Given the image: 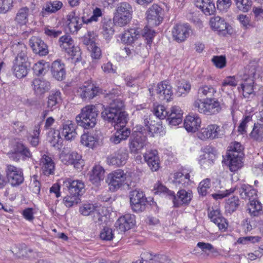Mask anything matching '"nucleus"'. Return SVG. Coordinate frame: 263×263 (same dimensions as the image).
Instances as JSON below:
<instances>
[{
    "label": "nucleus",
    "instance_id": "1",
    "mask_svg": "<svg viewBox=\"0 0 263 263\" xmlns=\"http://www.w3.org/2000/svg\"><path fill=\"white\" fill-rule=\"evenodd\" d=\"M59 43L60 47L70 55L74 61L81 60L80 48L74 46V41L69 35L62 36L59 39Z\"/></svg>",
    "mask_w": 263,
    "mask_h": 263
},
{
    "label": "nucleus",
    "instance_id": "2",
    "mask_svg": "<svg viewBox=\"0 0 263 263\" xmlns=\"http://www.w3.org/2000/svg\"><path fill=\"white\" fill-rule=\"evenodd\" d=\"M128 177L127 173L121 169L116 170L109 173L107 176V181L110 190L114 192L118 190L126 183Z\"/></svg>",
    "mask_w": 263,
    "mask_h": 263
},
{
    "label": "nucleus",
    "instance_id": "3",
    "mask_svg": "<svg viewBox=\"0 0 263 263\" xmlns=\"http://www.w3.org/2000/svg\"><path fill=\"white\" fill-rule=\"evenodd\" d=\"M210 24L212 30L220 35L225 36L233 33L232 27L223 18L218 16L211 17Z\"/></svg>",
    "mask_w": 263,
    "mask_h": 263
},
{
    "label": "nucleus",
    "instance_id": "4",
    "mask_svg": "<svg viewBox=\"0 0 263 263\" xmlns=\"http://www.w3.org/2000/svg\"><path fill=\"white\" fill-rule=\"evenodd\" d=\"M130 202L133 211L141 212L145 209L147 199L144 192L139 190H135L130 192Z\"/></svg>",
    "mask_w": 263,
    "mask_h": 263
},
{
    "label": "nucleus",
    "instance_id": "5",
    "mask_svg": "<svg viewBox=\"0 0 263 263\" xmlns=\"http://www.w3.org/2000/svg\"><path fill=\"white\" fill-rule=\"evenodd\" d=\"M146 137L141 132L134 133L130 137L128 147L131 154H137L146 145Z\"/></svg>",
    "mask_w": 263,
    "mask_h": 263
},
{
    "label": "nucleus",
    "instance_id": "6",
    "mask_svg": "<svg viewBox=\"0 0 263 263\" xmlns=\"http://www.w3.org/2000/svg\"><path fill=\"white\" fill-rule=\"evenodd\" d=\"M6 174L8 181L12 186H18L24 181L22 170L13 165H7Z\"/></svg>",
    "mask_w": 263,
    "mask_h": 263
},
{
    "label": "nucleus",
    "instance_id": "7",
    "mask_svg": "<svg viewBox=\"0 0 263 263\" xmlns=\"http://www.w3.org/2000/svg\"><path fill=\"white\" fill-rule=\"evenodd\" d=\"M147 24L149 26H157L163 21L162 8L157 4H153L146 12Z\"/></svg>",
    "mask_w": 263,
    "mask_h": 263
},
{
    "label": "nucleus",
    "instance_id": "8",
    "mask_svg": "<svg viewBox=\"0 0 263 263\" xmlns=\"http://www.w3.org/2000/svg\"><path fill=\"white\" fill-rule=\"evenodd\" d=\"M128 153L126 148L118 149L107 158V163L109 165L118 167L125 165L128 159Z\"/></svg>",
    "mask_w": 263,
    "mask_h": 263
},
{
    "label": "nucleus",
    "instance_id": "9",
    "mask_svg": "<svg viewBox=\"0 0 263 263\" xmlns=\"http://www.w3.org/2000/svg\"><path fill=\"white\" fill-rule=\"evenodd\" d=\"M191 28L187 24H177L172 29V37L178 43L185 41L190 36Z\"/></svg>",
    "mask_w": 263,
    "mask_h": 263
},
{
    "label": "nucleus",
    "instance_id": "10",
    "mask_svg": "<svg viewBox=\"0 0 263 263\" xmlns=\"http://www.w3.org/2000/svg\"><path fill=\"white\" fill-rule=\"evenodd\" d=\"M162 116H146L144 119V124L147 126L148 135L155 136V134H160L162 131L161 120L163 119Z\"/></svg>",
    "mask_w": 263,
    "mask_h": 263
},
{
    "label": "nucleus",
    "instance_id": "11",
    "mask_svg": "<svg viewBox=\"0 0 263 263\" xmlns=\"http://www.w3.org/2000/svg\"><path fill=\"white\" fill-rule=\"evenodd\" d=\"M60 159L64 164L73 165L77 169H81L84 165L82 156L75 152L68 153H62L60 155Z\"/></svg>",
    "mask_w": 263,
    "mask_h": 263
},
{
    "label": "nucleus",
    "instance_id": "12",
    "mask_svg": "<svg viewBox=\"0 0 263 263\" xmlns=\"http://www.w3.org/2000/svg\"><path fill=\"white\" fill-rule=\"evenodd\" d=\"M63 186L67 188L70 194H74L79 197L84 192V182L79 180H72L66 178L63 181Z\"/></svg>",
    "mask_w": 263,
    "mask_h": 263
},
{
    "label": "nucleus",
    "instance_id": "13",
    "mask_svg": "<svg viewBox=\"0 0 263 263\" xmlns=\"http://www.w3.org/2000/svg\"><path fill=\"white\" fill-rule=\"evenodd\" d=\"M220 127L216 124H211L202 128L197 134L198 138L202 140L214 139L219 137Z\"/></svg>",
    "mask_w": 263,
    "mask_h": 263
},
{
    "label": "nucleus",
    "instance_id": "14",
    "mask_svg": "<svg viewBox=\"0 0 263 263\" xmlns=\"http://www.w3.org/2000/svg\"><path fill=\"white\" fill-rule=\"evenodd\" d=\"M84 17L82 18L77 16L76 13L71 11L66 16L65 22L68 31L71 33H77L82 27L83 23L85 24L83 21Z\"/></svg>",
    "mask_w": 263,
    "mask_h": 263
},
{
    "label": "nucleus",
    "instance_id": "15",
    "mask_svg": "<svg viewBox=\"0 0 263 263\" xmlns=\"http://www.w3.org/2000/svg\"><path fill=\"white\" fill-rule=\"evenodd\" d=\"M170 195L173 197L174 205L176 207H179L183 204H188L193 197L192 192L190 190H180L176 195L174 192L171 193Z\"/></svg>",
    "mask_w": 263,
    "mask_h": 263
},
{
    "label": "nucleus",
    "instance_id": "16",
    "mask_svg": "<svg viewBox=\"0 0 263 263\" xmlns=\"http://www.w3.org/2000/svg\"><path fill=\"white\" fill-rule=\"evenodd\" d=\"M142 28L139 26H133L122 34L120 39L122 43L132 44L141 37Z\"/></svg>",
    "mask_w": 263,
    "mask_h": 263
},
{
    "label": "nucleus",
    "instance_id": "17",
    "mask_svg": "<svg viewBox=\"0 0 263 263\" xmlns=\"http://www.w3.org/2000/svg\"><path fill=\"white\" fill-rule=\"evenodd\" d=\"M172 87L166 81L157 84V95L160 101L169 102L173 99Z\"/></svg>",
    "mask_w": 263,
    "mask_h": 263
},
{
    "label": "nucleus",
    "instance_id": "18",
    "mask_svg": "<svg viewBox=\"0 0 263 263\" xmlns=\"http://www.w3.org/2000/svg\"><path fill=\"white\" fill-rule=\"evenodd\" d=\"M39 164L41 171L44 175L49 176L54 174L55 163L48 155H43L40 158Z\"/></svg>",
    "mask_w": 263,
    "mask_h": 263
},
{
    "label": "nucleus",
    "instance_id": "19",
    "mask_svg": "<svg viewBox=\"0 0 263 263\" xmlns=\"http://www.w3.org/2000/svg\"><path fill=\"white\" fill-rule=\"evenodd\" d=\"M29 42V45L34 53L40 56H45L48 53L47 45L40 38L32 36L30 39Z\"/></svg>",
    "mask_w": 263,
    "mask_h": 263
},
{
    "label": "nucleus",
    "instance_id": "20",
    "mask_svg": "<svg viewBox=\"0 0 263 263\" xmlns=\"http://www.w3.org/2000/svg\"><path fill=\"white\" fill-rule=\"evenodd\" d=\"M99 87L93 84L85 82L84 85L79 88L78 92L83 99H92L97 96L99 93Z\"/></svg>",
    "mask_w": 263,
    "mask_h": 263
},
{
    "label": "nucleus",
    "instance_id": "21",
    "mask_svg": "<svg viewBox=\"0 0 263 263\" xmlns=\"http://www.w3.org/2000/svg\"><path fill=\"white\" fill-rule=\"evenodd\" d=\"M145 162L152 171H157L160 167V160L157 150L147 151L144 154Z\"/></svg>",
    "mask_w": 263,
    "mask_h": 263
},
{
    "label": "nucleus",
    "instance_id": "22",
    "mask_svg": "<svg viewBox=\"0 0 263 263\" xmlns=\"http://www.w3.org/2000/svg\"><path fill=\"white\" fill-rule=\"evenodd\" d=\"M35 11V6L30 8L23 6L19 8L16 12L14 20L20 25H25L28 22L30 15L32 14Z\"/></svg>",
    "mask_w": 263,
    "mask_h": 263
},
{
    "label": "nucleus",
    "instance_id": "23",
    "mask_svg": "<svg viewBox=\"0 0 263 263\" xmlns=\"http://www.w3.org/2000/svg\"><path fill=\"white\" fill-rule=\"evenodd\" d=\"M235 188H236V190H238L239 195L242 198L248 200L249 202H251V200H254L257 198L256 190L249 185L240 184L237 185Z\"/></svg>",
    "mask_w": 263,
    "mask_h": 263
},
{
    "label": "nucleus",
    "instance_id": "24",
    "mask_svg": "<svg viewBox=\"0 0 263 263\" xmlns=\"http://www.w3.org/2000/svg\"><path fill=\"white\" fill-rule=\"evenodd\" d=\"M135 223V216L127 214L120 217L116 221V224L121 232H125L133 227Z\"/></svg>",
    "mask_w": 263,
    "mask_h": 263
},
{
    "label": "nucleus",
    "instance_id": "25",
    "mask_svg": "<svg viewBox=\"0 0 263 263\" xmlns=\"http://www.w3.org/2000/svg\"><path fill=\"white\" fill-rule=\"evenodd\" d=\"M12 50L16 55L14 61L27 62L28 60L27 49L26 45L23 43L18 42L12 46Z\"/></svg>",
    "mask_w": 263,
    "mask_h": 263
},
{
    "label": "nucleus",
    "instance_id": "26",
    "mask_svg": "<svg viewBox=\"0 0 263 263\" xmlns=\"http://www.w3.org/2000/svg\"><path fill=\"white\" fill-rule=\"evenodd\" d=\"M100 137V133L97 132L84 134L81 136V142L83 145L93 148L99 145Z\"/></svg>",
    "mask_w": 263,
    "mask_h": 263
},
{
    "label": "nucleus",
    "instance_id": "27",
    "mask_svg": "<svg viewBox=\"0 0 263 263\" xmlns=\"http://www.w3.org/2000/svg\"><path fill=\"white\" fill-rule=\"evenodd\" d=\"M77 126L71 121L67 120L62 124L61 134L67 140H72L77 137Z\"/></svg>",
    "mask_w": 263,
    "mask_h": 263
},
{
    "label": "nucleus",
    "instance_id": "28",
    "mask_svg": "<svg viewBox=\"0 0 263 263\" xmlns=\"http://www.w3.org/2000/svg\"><path fill=\"white\" fill-rule=\"evenodd\" d=\"M61 95L60 91L52 90L50 92L48 96L47 108L44 111V115H48L57 108L56 105L61 101Z\"/></svg>",
    "mask_w": 263,
    "mask_h": 263
},
{
    "label": "nucleus",
    "instance_id": "29",
    "mask_svg": "<svg viewBox=\"0 0 263 263\" xmlns=\"http://www.w3.org/2000/svg\"><path fill=\"white\" fill-rule=\"evenodd\" d=\"M125 112L123 102L119 100H114L108 108L104 107L102 115H124Z\"/></svg>",
    "mask_w": 263,
    "mask_h": 263
},
{
    "label": "nucleus",
    "instance_id": "30",
    "mask_svg": "<svg viewBox=\"0 0 263 263\" xmlns=\"http://www.w3.org/2000/svg\"><path fill=\"white\" fill-rule=\"evenodd\" d=\"M52 77L58 81H62L66 77L65 65L60 60L54 61L51 66Z\"/></svg>",
    "mask_w": 263,
    "mask_h": 263
},
{
    "label": "nucleus",
    "instance_id": "31",
    "mask_svg": "<svg viewBox=\"0 0 263 263\" xmlns=\"http://www.w3.org/2000/svg\"><path fill=\"white\" fill-rule=\"evenodd\" d=\"M33 89L37 95H41L50 88L49 82L44 79H35L32 82Z\"/></svg>",
    "mask_w": 263,
    "mask_h": 263
},
{
    "label": "nucleus",
    "instance_id": "32",
    "mask_svg": "<svg viewBox=\"0 0 263 263\" xmlns=\"http://www.w3.org/2000/svg\"><path fill=\"white\" fill-rule=\"evenodd\" d=\"M209 217L211 221L218 226L219 230L224 231L227 229L228 224L226 219L221 215L219 210L211 211L209 213Z\"/></svg>",
    "mask_w": 263,
    "mask_h": 263
},
{
    "label": "nucleus",
    "instance_id": "33",
    "mask_svg": "<svg viewBox=\"0 0 263 263\" xmlns=\"http://www.w3.org/2000/svg\"><path fill=\"white\" fill-rule=\"evenodd\" d=\"M201 120L199 116H186L184 126L188 132L195 133L200 127Z\"/></svg>",
    "mask_w": 263,
    "mask_h": 263
},
{
    "label": "nucleus",
    "instance_id": "34",
    "mask_svg": "<svg viewBox=\"0 0 263 263\" xmlns=\"http://www.w3.org/2000/svg\"><path fill=\"white\" fill-rule=\"evenodd\" d=\"M105 121L110 123L117 130H125L127 122L126 116H102Z\"/></svg>",
    "mask_w": 263,
    "mask_h": 263
},
{
    "label": "nucleus",
    "instance_id": "35",
    "mask_svg": "<svg viewBox=\"0 0 263 263\" xmlns=\"http://www.w3.org/2000/svg\"><path fill=\"white\" fill-rule=\"evenodd\" d=\"M229 166L231 172H235L242 165V155L238 153H228Z\"/></svg>",
    "mask_w": 263,
    "mask_h": 263
},
{
    "label": "nucleus",
    "instance_id": "36",
    "mask_svg": "<svg viewBox=\"0 0 263 263\" xmlns=\"http://www.w3.org/2000/svg\"><path fill=\"white\" fill-rule=\"evenodd\" d=\"M195 4L207 15L213 14L215 11L214 4L211 0H195Z\"/></svg>",
    "mask_w": 263,
    "mask_h": 263
},
{
    "label": "nucleus",
    "instance_id": "37",
    "mask_svg": "<svg viewBox=\"0 0 263 263\" xmlns=\"http://www.w3.org/2000/svg\"><path fill=\"white\" fill-rule=\"evenodd\" d=\"M104 170L99 165L94 166L90 175V180L91 183L96 185H98L101 181L104 178Z\"/></svg>",
    "mask_w": 263,
    "mask_h": 263
},
{
    "label": "nucleus",
    "instance_id": "38",
    "mask_svg": "<svg viewBox=\"0 0 263 263\" xmlns=\"http://www.w3.org/2000/svg\"><path fill=\"white\" fill-rule=\"evenodd\" d=\"M104 105L98 103L95 105H88L81 109V113L79 115H98L103 114Z\"/></svg>",
    "mask_w": 263,
    "mask_h": 263
},
{
    "label": "nucleus",
    "instance_id": "39",
    "mask_svg": "<svg viewBox=\"0 0 263 263\" xmlns=\"http://www.w3.org/2000/svg\"><path fill=\"white\" fill-rule=\"evenodd\" d=\"M247 206V211L251 216L257 217L263 214V205L257 199L251 200Z\"/></svg>",
    "mask_w": 263,
    "mask_h": 263
},
{
    "label": "nucleus",
    "instance_id": "40",
    "mask_svg": "<svg viewBox=\"0 0 263 263\" xmlns=\"http://www.w3.org/2000/svg\"><path fill=\"white\" fill-rule=\"evenodd\" d=\"M215 158L216 156L215 154L209 149H207L203 152L202 155L200 156L199 163L201 166L203 168H206L213 164V161Z\"/></svg>",
    "mask_w": 263,
    "mask_h": 263
},
{
    "label": "nucleus",
    "instance_id": "41",
    "mask_svg": "<svg viewBox=\"0 0 263 263\" xmlns=\"http://www.w3.org/2000/svg\"><path fill=\"white\" fill-rule=\"evenodd\" d=\"M26 63L27 62L14 61L13 71L17 78L21 79L27 76L29 69Z\"/></svg>",
    "mask_w": 263,
    "mask_h": 263
},
{
    "label": "nucleus",
    "instance_id": "42",
    "mask_svg": "<svg viewBox=\"0 0 263 263\" xmlns=\"http://www.w3.org/2000/svg\"><path fill=\"white\" fill-rule=\"evenodd\" d=\"M78 125L87 129L93 127L96 124L95 116H76Z\"/></svg>",
    "mask_w": 263,
    "mask_h": 263
},
{
    "label": "nucleus",
    "instance_id": "43",
    "mask_svg": "<svg viewBox=\"0 0 263 263\" xmlns=\"http://www.w3.org/2000/svg\"><path fill=\"white\" fill-rule=\"evenodd\" d=\"M246 76V74L242 76V80L244 82L241 84V88L245 97H248L253 92L254 80L252 78H247Z\"/></svg>",
    "mask_w": 263,
    "mask_h": 263
},
{
    "label": "nucleus",
    "instance_id": "44",
    "mask_svg": "<svg viewBox=\"0 0 263 263\" xmlns=\"http://www.w3.org/2000/svg\"><path fill=\"white\" fill-rule=\"evenodd\" d=\"M62 6V3L58 1L47 2L43 8L42 13L44 15L55 13L59 10Z\"/></svg>",
    "mask_w": 263,
    "mask_h": 263
},
{
    "label": "nucleus",
    "instance_id": "45",
    "mask_svg": "<svg viewBox=\"0 0 263 263\" xmlns=\"http://www.w3.org/2000/svg\"><path fill=\"white\" fill-rule=\"evenodd\" d=\"M106 211V210L104 207L97 205L94 212L91 215L94 222L100 224L103 222L105 221L106 219V217L105 215V212Z\"/></svg>",
    "mask_w": 263,
    "mask_h": 263
},
{
    "label": "nucleus",
    "instance_id": "46",
    "mask_svg": "<svg viewBox=\"0 0 263 263\" xmlns=\"http://www.w3.org/2000/svg\"><path fill=\"white\" fill-rule=\"evenodd\" d=\"M14 154H20L23 159L29 158L32 157V154L29 148L21 142H17L14 147Z\"/></svg>",
    "mask_w": 263,
    "mask_h": 263
},
{
    "label": "nucleus",
    "instance_id": "47",
    "mask_svg": "<svg viewBox=\"0 0 263 263\" xmlns=\"http://www.w3.org/2000/svg\"><path fill=\"white\" fill-rule=\"evenodd\" d=\"M130 134V130L128 128H125V130H117L115 134L111 137L110 141L117 144L121 142L122 140L127 139Z\"/></svg>",
    "mask_w": 263,
    "mask_h": 263
},
{
    "label": "nucleus",
    "instance_id": "48",
    "mask_svg": "<svg viewBox=\"0 0 263 263\" xmlns=\"http://www.w3.org/2000/svg\"><path fill=\"white\" fill-rule=\"evenodd\" d=\"M114 22L110 20L105 21L103 23L102 33L104 38L109 39L112 37L114 33Z\"/></svg>",
    "mask_w": 263,
    "mask_h": 263
},
{
    "label": "nucleus",
    "instance_id": "49",
    "mask_svg": "<svg viewBox=\"0 0 263 263\" xmlns=\"http://www.w3.org/2000/svg\"><path fill=\"white\" fill-rule=\"evenodd\" d=\"M250 137L256 141L263 140V124L258 122L255 123Z\"/></svg>",
    "mask_w": 263,
    "mask_h": 263
},
{
    "label": "nucleus",
    "instance_id": "50",
    "mask_svg": "<svg viewBox=\"0 0 263 263\" xmlns=\"http://www.w3.org/2000/svg\"><path fill=\"white\" fill-rule=\"evenodd\" d=\"M131 19L132 15L115 13L113 21L115 25L123 27L128 24Z\"/></svg>",
    "mask_w": 263,
    "mask_h": 263
},
{
    "label": "nucleus",
    "instance_id": "51",
    "mask_svg": "<svg viewBox=\"0 0 263 263\" xmlns=\"http://www.w3.org/2000/svg\"><path fill=\"white\" fill-rule=\"evenodd\" d=\"M132 7L129 3L127 2H122L118 5L115 13L132 15Z\"/></svg>",
    "mask_w": 263,
    "mask_h": 263
},
{
    "label": "nucleus",
    "instance_id": "52",
    "mask_svg": "<svg viewBox=\"0 0 263 263\" xmlns=\"http://www.w3.org/2000/svg\"><path fill=\"white\" fill-rule=\"evenodd\" d=\"M47 140L53 146H55L61 141L60 133L54 129H50L48 133Z\"/></svg>",
    "mask_w": 263,
    "mask_h": 263
},
{
    "label": "nucleus",
    "instance_id": "53",
    "mask_svg": "<svg viewBox=\"0 0 263 263\" xmlns=\"http://www.w3.org/2000/svg\"><path fill=\"white\" fill-rule=\"evenodd\" d=\"M239 205V198L237 196H233L228 199L225 208L227 211L232 213L236 211Z\"/></svg>",
    "mask_w": 263,
    "mask_h": 263
},
{
    "label": "nucleus",
    "instance_id": "54",
    "mask_svg": "<svg viewBox=\"0 0 263 263\" xmlns=\"http://www.w3.org/2000/svg\"><path fill=\"white\" fill-rule=\"evenodd\" d=\"M258 66L256 63H251L245 68L243 75L240 74V76L242 78L246 74L247 78H252L254 80V77L258 71Z\"/></svg>",
    "mask_w": 263,
    "mask_h": 263
},
{
    "label": "nucleus",
    "instance_id": "55",
    "mask_svg": "<svg viewBox=\"0 0 263 263\" xmlns=\"http://www.w3.org/2000/svg\"><path fill=\"white\" fill-rule=\"evenodd\" d=\"M97 205L90 203H85L82 204L79 209L81 214L84 216H91L94 212Z\"/></svg>",
    "mask_w": 263,
    "mask_h": 263
},
{
    "label": "nucleus",
    "instance_id": "56",
    "mask_svg": "<svg viewBox=\"0 0 263 263\" xmlns=\"http://www.w3.org/2000/svg\"><path fill=\"white\" fill-rule=\"evenodd\" d=\"M207 112L211 114H216L219 112L221 109L220 103L217 101H214L212 99H208Z\"/></svg>",
    "mask_w": 263,
    "mask_h": 263
},
{
    "label": "nucleus",
    "instance_id": "57",
    "mask_svg": "<svg viewBox=\"0 0 263 263\" xmlns=\"http://www.w3.org/2000/svg\"><path fill=\"white\" fill-rule=\"evenodd\" d=\"M216 92V89L211 86L204 85L200 87L198 91V95L201 97H212Z\"/></svg>",
    "mask_w": 263,
    "mask_h": 263
},
{
    "label": "nucleus",
    "instance_id": "58",
    "mask_svg": "<svg viewBox=\"0 0 263 263\" xmlns=\"http://www.w3.org/2000/svg\"><path fill=\"white\" fill-rule=\"evenodd\" d=\"M80 202V199L79 197L74 194H70L69 195L66 196L64 198L63 200L64 205L68 208L77 204Z\"/></svg>",
    "mask_w": 263,
    "mask_h": 263
},
{
    "label": "nucleus",
    "instance_id": "59",
    "mask_svg": "<svg viewBox=\"0 0 263 263\" xmlns=\"http://www.w3.org/2000/svg\"><path fill=\"white\" fill-rule=\"evenodd\" d=\"M210 187V180L208 178L203 180L198 185V191L199 194L202 196H205Z\"/></svg>",
    "mask_w": 263,
    "mask_h": 263
},
{
    "label": "nucleus",
    "instance_id": "60",
    "mask_svg": "<svg viewBox=\"0 0 263 263\" xmlns=\"http://www.w3.org/2000/svg\"><path fill=\"white\" fill-rule=\"evenodd\" d=\"M234 1L237 8L243 12H248L251 8V1L250 0Z\"/></svg>",
    "mask_w": 263,
    "mask_h": 263
},
{
    "label": "nucleus",
    "instance_id": "61",
    "mask_svg": "<svg viewBox=\"0 0 263 263\" xmlns=\"http://www.w3.org/2000/svg\"><path fill=\"white\" fill-rule=\"evenodd\" d=\"M114 236L112 229L108 227H104L100 233V237L103 240L110 241L113 239Z\"/></svg>",
    "mask_w": 263,
    "mask_h": 263
},
{
    "label": "nucleus",
    "instance_id": "62",
    "mask_svg": "<svg viewBox=\"0 0 263 263\" xmlns=\"http://www.w3.org/2000/svg\"><path fill=\"white\" fill-rule=\"evenodd\" d=\"M212 63L217 68L222 69L226 66V58L223 55L214 56L212 60Z\"/></svg>",
    "mask_w": 263,
    "mask_h": 263
},
{
    "label": "nucleus",
    "instance_id": "63",
    "mask_svg": "<svg viewBox=\"0 0 263 263\" xmlns=\"http://www.w3.org/2000/svg\"><path fill=\"white\" fill-rule=\"evenodd\" d=\"M13 0H0V13H6L12 9Z\"/></svg>",
    "mask_w": 263,
    "mask_h": 263
},
{
    "label": "nucleus",
    "instance_id": "64",
    "mask_svg": "<svg viewBox=\"0 0 263 263\" xmlns=\"http://www.w3.org/2000/svg\"><path fill=\"white\" fill-rule=\"evenodd\" d=\"M238 81L235 76H228L226 77L222 81L221 84V90H224V88L227 86L235 87L237 85Z\"/></svg>",
    "mask_w": 263,
    "mask_h": 263
}]
</instances>
